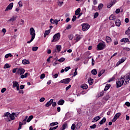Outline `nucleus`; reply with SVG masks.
<instances>
[{
  "label": "nucleus",
  "mask_w": 130,
  "mask_h": 130,
  "mask_svg": "<svg viewBox=\"0 0 130 130\" xmlns=\"http://www.w3.org/2000/svg\"><path fill=\"white\" fill-rule=\"evenodd\" d=\"M90 28V25L87 23L82 24V29L83 31H87Z\"/></svg>",
  "instance_id": "obj_5"
},
{
  "label": "nucleus",
  "mask_w": 130,
  "mask_h": 130,
  "mask_svg": "<svg viewBox=\"0 0 130 130\" xmlns=\"http://www.w3.org/2000/svg\"><path fill=\"white\" fill-rule=\"evenodd\" d=\"M12 56H13V55H12V54L11 53H9V54H7L5 57V58H9V57H12Z\"/></svg>",
  "instance_id": "obj_35"
},
{
  "label": "nucleus",
  "mask_w": 130,
  "mask_h": 130,
  "mask_svg": "<svg viewBox=\"0 0 130 130\" xmlns=\"http://www.w3.org/2000/svg\"><path fill=\"white\" fill-rule=\"evenodd\" d=\"M63 104H64V100H63L61 99L57 102L58 105H63Z\"/></svg>",
  "instance_id": "obj_19"
},
{
  "label": "nucleus",
  "mask_w": 130,
  "mask_h": 130,
  "mask_svg": "<svg viewBox=\"0 0 130 130\" xmlns=\"http://www.w3.org/2000/svg\"><path fill=\"white\" fill-rule=\"evenodd\" d=\"M45 78V74H42L40 76V79H44Z\"/></svg>",
  "instance_id": "obj_54"
},
{
  "label": "nucleus",
  "mask_w": 130,
  "mask_h": 130,
  "mask_svg": "<svg viewBox=\"0 0 130 130\" xmlns=\"http://www.w3.org/2000/svg\"><path fill=\"white\" fill-rule=\"evenodd\" d=\"M116 14H119L120 13V9H117L115 11Z\"/></svg>",
  "instance_id": "obj_56"
},
{
  "label": "nucleus",
  "mask_w": 130,
  "mask_h": 130,
  "mask_svg": "<svg viewBox=\"0 0 130 130\" xmlns=\"http://www.w3.org/2000/svg\"><path fill=\"white\" fill-rule=\"evenodd\" d=\"M73 38V35H70L69 36V39H70V40H72Z\"/></svg>",
  "instance_id": "obj_61"
},
{
  "label": "nucleus",
  "mask_w": 130,
  "mask_h": 130,
  "mask_svg": "<svg viewBox=\"0 0 130 130\" xmlns=\"http://www.w3.org/2000/svg\"><path fill=\"white\" fill-rule=\"evenodd\" d=\"M106 41L107 43H110V42H111V38L109 36H107L106 37Z\"/></svg>",
  "instance_id": "obj_22"
},
{
  "label": "nucleus",
  "mask_w": 130,
  "mask_h": 130,
  "mask_svg": "<svg viewBox=\"0 0 130 130\" xmlns=\"http://www.w3.org/2000/svg\"><path fill=\"white\" fill-rule=\"evenodd\" d=\"M110 87H111V85L110 84H107L104 88V91H107V90H108L109 89V88H110Z\"/></svg>",
  "instance_id": "obj_26"
},
{
  "label": "nucleus",
  "mask_w": 130,
  "mask_h": 130,
  "mask_svg": "<svg viewBox=\"0 0 130 130\" xmlns=\"http://www.w3.org/2000/svg\"><path fill=\"white\" fill-rule=\"evenodd\" d=\"M13 7H14V3H10L6 8L5 12H7V11H10L12 10Z\"/></svg>",
  "instance_id": "obj_8"
},
{
  "label": "nucleus",
  "mask_w": 130,
  "mask_h": 130,
  "mask_svg": "<svg viewBox=\"0 0 130 130\" xmlns=\"http://www.w3.org/2000/svg\"><path fill=\"white\" fill-rule=\"evenodd\" d=\"M20 85H19V83H18V82L17 81H13V88H16V87H18V86H19Z\"/></svg>",
  "instance_id": "obj_18"
},
{
  "label": "nucleus",
  "mask_w": 130,
  "mask_h": 130,
  "mask_svg": "<svg viewBox=\"0 0 130 130\" xmlns=\"http://www.w3.org/2000/svg\"><path fill=\"white\" fill-rule=\"evenodd\" d=\"M93 5H96L98 4V1L97 0H93Z\"/></svg>",
  "instance_id": "obj_60"
},
{
  "label": "nucleus",
  "mask_w": 130,
  "mask_h": 130,
  "mask_svg": "<svg viewBox=\"0 0 130 130\" xmlns=\"http://www.w3.org/2000/svg\"><path fill=\"white\" fill-rule=\"evenodd\" d=\"M50 33V29H49L48 30L45 31V32L44 34V37L45 38L47 35H48Z\"/></svg>",
  "instance_id": "obj_23"
},
{
  "label": "nucleus",
  "mask_w": 130,
  "mask_h": 130,
  "mask_svg": "<svg viewBox=\"0 0 130 130\" xmlns=\"http://www.w3.org/2000/svg\"><path fill=\"white\" fill-rule=\"evenodd\" d=\"M80 12H81V9L80 8H78L76 11H75V15L76 16H78L80 13Z\"/></svg>",
  "instance_id": "obj_28"
},
{
  "label": "nucleus",
  "mask_w": 130,
  "mask_h": 130,
  "mask_svg": "<svg viewBox=\"0 0 130 130\" xmlns=\"http://www.w3.org/2000/svg\"><path fill=\"white\" fill-rule=\"evenodd\" d=\"M32 50V51H37V50H38V47H33Z\"/></svg>",
  "instance_id": "obj_43"
},
{
  "label": "nucleus",
  "mask_w": 130,
  "mask_h": 130,
  "mask_svg": "<svg viewBox=\"0 0 130 130\" xmlns=\"http://www.w3.org/2000/svg\"><path fill=\"white\" fill-rule=\"evenodd\" d=\"M91 64L92 66H94L95 64V60L93 58L91 59Z\"/></svg>",
  "instance_id": "obj_51"
},
{
  "label": "nucleus",
  "mask_w": 130,
  "mask_h": 130,
  "mask_svg": "<svg viewBox=\"0 0 130 130\" xmlns=\"http://www.w3.org/2000/svg\"><path fill=\"white\" fill-rule=\"evenodd\" d=\"M67 125H68V124L67 123L63 124L62 125V127L60 128V130H64V129H66V128H67Z\"/></svg>",
  "instance_id": "obj_32"
},
{
  "label": "nucleus",
  "mask_w": 130,
  "mask_h": 130,
  "mask_svg": "<svg viewBox=\"0 0 130 130\" xmlns=\"http://www.w3.org/2000/svg\"><path fill=\"white\" fill-rule=\"evenodd\" d=\"M64 60H66V58H64L63 57H61L58 60V61H59V62H63V61H64Z\"/></svg>",
  "instance_id": "obj_37"
},
{
  "label": "nucleus",
  "mask_w": 130,
  "mask_h": 130,
  "mask_svg": "<svg viewBox=\"0 0 130 130\" xmlns=\"http://www.w3.org/2000/svg\"><path fill=\"white\" fill-rule=\"evenodd\" d=\"M71 87H72V85H69L68 86H67L66 88V91H68Z\"/></svg>",
  "instance_id": "obj_59"
},
{
  "label": "nucleus",
  "mask_w": 130,
  "mask_h": 130,
  "mask_svg": "<svg viewBox=\"0 0 130 130\" xmlns=\"http://www.w3.org/2000/svg\"><path fill=\"white\" fill-rule=\"evenodd\" d=\"M99 16V13L98 12H96L94 15V19H96Z\"/></svg>",
  "instance_id": "obj_47"
},
{
  "label": "nucleus",
  "mask_w": 130,
  "mask_h": 130,
  "mask_svg": "<svg viewBox=\"0 0 130 130\" xmlns=\"http://www.w3.org/2000/svg\"><path fill=\"white\" fill-rule=\"evenodd\" d=\"M120 42H124V43H127V44H130L129 39H128V38H124L120 40Z\"/></svg>",
  "instance_id": "obj_11"
},
{
  "label": "nucleus",
  "mask_w": 130,
  "mask_h": 130,
  "mask_svg": "<svg viewBox=\"0 0 130 130\" xmlns=\"http://www.w3.org/2000/svg\"><path fill=\"white\" fill-rule=\"evenodd\" d=\"M60 39V34L59 32L56 34L54 35L53 37V40H52L51 42H56V41H58Z\"/></svg>",
  "instance_id": "obj_4"
},
{
  "label": "nucleus",
  "mask_w": 130,
  "mask_h": 130,
  "mask_svg": "<svg viewBox=\"0 0 130 130\" xmlns=\"http://www.w3.org/2000/svg\"><path fill=\"white\" fill-rule=\"evenodd\" d=\"M11 114H10V113L9 112L5 113V114L4 115V117H10V115Z\"/></svg>",
  "instance_id": "obj_38"
},
{
  "label": "nucleus",
  "mask_w": 130,
  "mask_h": 130,
  "mask_svg": "<svg viewBox=\"0 0 130 130\" xmlns=\"http://www.w3.org/2000/svg\"><path fill=\"white\" fill-rule=\"evenodd\" d=\"M16 114L15 113H12V114H10L9 115V117L11 120H15V115Z\"/></svg>",
  "instance_id": "obj_15"
},
{
  "label": "nucleus",
  "mask_w": 130,
  "mask_h": 130,
  "mask_svg": "<svg viewBox=\"0 0 130 130\" xmlns=\"http://www.w3.org/2000/svg\"><path fill=\"white\" fill-rule=\"evenodd\" d=\"M106 46V44H105V42L102 41V42H100L97 45L96 49L97 50H103Z\"/></svg>",
  "instance_id": "obj_3"
},
{
  "label": "nucleus",
  "mask_w": 130,
  "mask_h": 130,
  "mask_svg": "<svg viewBox=\"0 0 130 130\" xmlns=\"http://www.w3.org/2000/svg\"><path fill=\"white\" fill-rule=\"evenodd\" d=\"M100 118H101V117H100V116H97L95 117L92 119V122H96L98 121V120H99V119H100Z\"/></svg>",
  "instance_id": "obj_16"
},
{
  "label": "nucleus",
  "mask_w": 130,
  "mask_h": 130,
  "mask_svg": "<svg viewBox=\"0 0 130 130\" xmlns=\"http://www.w3.org/2000/svg\"><path fill=\"white\" fill-rule=\"evenodd\" d=\"M29 34H30V35H31V39L30 40V41L27 42V43L28 44H29V43L32 42V41H33L34 40V39H35V36L36 35V34H35V29H34V28L31 27L30 28Z\"/></svg>",
  "instance_id": "obj_1"
},
{
  "label": "nucleus",
  "mask_w": 130,
  "mask_h": 130,
  "mask_svg": "<svg viewBox=\"0 0 130 130\" xmlns=\"http://www.w3.org/2000/svg\"><path fill=\"white\" fill-rule=\"evenodd\" d=\"M45 100V98H41L40 99V102H44V101Z\"/></svg>",
  "instance_id": "obj_58"
},
{
  "label": "nucleus",
  "mask_w": 130,
  "mask_h": 130,
  "mask_svg": "<svg viewBox=\"0 0 130 130\" xmlns=\"http://www.w3.org/2000/svg\"><path fill=\"white\" fill-rule=\"evenodd\" d=\"M81 88H82L83 89L86 90V89H88V85L86 84H83L81 85Z\"/></svg>",
  "instance_id": "obj_25"
},
{
  "label": "nucleus",
  "mask_w": 130,
  "mask_h": 130,
  "mask_svg": "<svg viewBox=\"0 0 130 130\" xmlns=\"http://www.w3.org/2000/svg\"><path fill=\"white\" fill-rule=\"evenodd\" d=\"M57 77H58V74H55V75L52 76V78L53 79H56V78H57Z\"/></svg>",
  "instance_id": "obj_50"
},
{
  "label": "nucleus",
  "mask_w": 130,
  "mask_h": 130,
  "mask_svg": "<svg viewBox=\"0 0 130 130\" xmlns=\"http://www.w3.org/2000/svg\"><path fill=\"white\" fill-rule=\"evenodd\" d=\"M91 73L93 76H96V75H97V70H96V69H93L91 71Z\"/></svg>",
  "instance_id": "obj_30"
},
{
  "label": "nucleus",
  "mask_w": 130,
  "mask_h": 130,
  "mask_svg": "<svg viewBox=\"0 0 130 130\" xmlns=\"http://www.w3.org/2000/svg\"><path fill=\"white\" fill-rule=\"evenodd\" d=\"M11 68V66L9 63H6L4 66V69H9Z\"/></svg>",
  "instance_id": "obj_39"
},
{
  "label": "nucleus",
  "mask_w": 130,
  "mask_h": 130,
  "mask_svg": "<svg viewBox=\"0 0 130 130\" xmlns=\"http://www.w3.org/2000/svg\"><path fill=\"white\" fill-rule=\"evenodd\" d=\"M115 24L116 26H117V27H120V25H121L120 20H119V19L116 20L115 22Z\"/></svg>",
  "instance_id": "obj_17"
},
{
  "label": "nucleus",
  "mask_w": 130,
  "mask_h": 130,
  "mask_svg": "<svg viewBox=\"0 0 130 130\" xmlns=\"http://www.w3.org/2000/svg\"><path fill=\"white\" fill-rule=\"evenodd\" d=\"M53 103V99H51L49 102H48L45 105V106L46 107H49L50 105H51V104Z\"/></svg>",
  "instance_id": "obj_14"
},
{
  "label": "nucleus",
  "mask_w": 130,
  "mask_h": 130,
  "mask_svg": "<svg viewBox=\"0 0 130 130\" xmlns=\"http://www.w3.org/2000/svg\"><path fill=\"white\" fill-rule=\"evenodd\" d=\"M114 45H117L118 44V40L117 39L114 40Z\"/></svg>",
  "instance_id": "obj_45"
},
{
  "label": "nucleus",
  "mask_w": 130,
  "mask_h": 130,
  "mask_svg": "<svg viewBox=\"0 0 130 130\" xmlns=\"http://www.w3.org/2000/svg\"><path fill=\"white\" fill-rule=\"evenodd\" d=\"M106 122V118L104 117V118H103V119L101 120L100 121L99 123H100V124L102 125V124H104L105 122Z\"/></svg>",
  "instance_id": "obj_24"
},
{
  "label": "nucleus",
  "mask_w": 130,
  "mask_h": 130,
  "mask_svg": "<svg viewBox=\"0 0 130 130\" xmlns=\"http://www.w3.org/2000/svg\"><path fill=\"white\" fill-rule=\"evenodd\" d=\"M124 83V76H121L120 79H118V80L116 81V87L117 88H120Z\"/></svg>",
  "instance_id": "obj_2"
},
{
  "label": "nucleus",
  "mask_w": 130,
  "mask_h": 130,
  "mask_svg": "<svg viewBox=\"0 0 130 130\" xmlns=\"http://www.w3.org/2000/svg\"><path fill=\"white\" fill-rule=\"evenodd\" d=\"M24 73L25 70L23 68H19L16 72L17 75H20V76H21V75H23Z\"/></svg>",
  "instance_id": "obj_7"
},
{
  "label": "nucleus",
  "mask_w": 130,
  "mask_h": 130,
  "mask_svg": "<svg viewBox=\"0 0 130 130\" xmlns=\"http://www.w3.org/2000/svg\"><path fill=\"white\" fill-rule=\"evenodd\" d=\"M16 20H17V16H13L8 20V22H14V21H16Z\"/></svg>",
  "instance_id": "obj_21"
},
{
  "label": "nucleus",
  "mask_w": 130,
  "mask_h": 130,
  "mask_svg": "<svg viewBox=\"0 0 130 130\" xmlns=\"http://www.w3.org/2000/svg\"><path fill=\"white\" fill-rule=\"evenodd\" d=\"M69 70H71V67H67L64 69V71L65 72H68V71H69Z\"/></svg>",
  "instance_id": "obj_53"
},
{
  "label": "nucleus",
  "mask_w": 130,
  "mask_h": 130,
  "mask_svg": "<svg viewBox=\"0 0 130 130\" xmlns=\"http://www.w3.org/2000/svg\"><path fill=\"white\" fill-rule=\"evenodd\" d=\"M120 115H121V114L120 113H118L116 114L112 120V122H115V121H116V120L119 117V116H120Z\"/></svg>",
  "instance_id": "obj_9"
},
{
  "label": "nucleus",
  "mask_w": 130,
  "mask_h": 130,
  "mask_svg": "<svg viewBox=\"0 0 130 130\" xmlns=\"http://www.w3.org/2000/svg\"><path fill=\"white\" fill-rule=\"evenodd\" d=\"M60 21V20H54L52 18L50 19V22L51 23V24H55L56 25H57V24H58V22H59Z\"/></svg>",
  "instance_id": "obj_12"
},
{
  "label": "nucleus",
  "mask_w": 130,
  "mask_h": 130,
  "mask_svg": "<svg viewBox=\"0 0 130 130\" xmlns=\"http://www.w3.org/2000/svg\"><path fill=\"white\" fill-rule=\"evenodd\" d=\"M75 71L74 73L73 77H76V76H77V75H78V72H77V71H78V68H76Z\"/></svg>",
  "instance_id": "obj_41"
},
{
  "label": "nucleus",
  "mask_w": 130,
  "mask_h": 130,
  "mask_svg": "<svg viewBox=\"0 0 130 130\" xmlns=\"http://www.w3.org/2000/svg\"><path fill=\"white\" fill-rule=\"evenodd\" d=\"M96 126H97V125L95 124H93L91 126H90V128H96Z\"/></svg>",
  "instance_id": "obj_52"
},
{
  "label": "nucleus",
  "mask_w": 130,
  "mask_h": 130,
  "mask_svg": "<svg viewBox=\"0 0 130 130\" xmlns=\"http://www.w3.org/2000/svg\"><path fill=\"white\" fill-rule=\"evenodd\" d=\"M26 121L27 120H26V119H24L22 121V123L21 122H19V127L17 129L18 130L21 129V128H22V125H23V124H26Z\"/></svg>",
  "instance_id": "obj_10"
},
{
  "label": "nucleus",
  "mask_w": 130,
  "mask_h": 130,
  "mask_svg": "<svg viewBox=\"0 0 130 130\" xmlns=\"http://www.w3.org/2000/svg\"><path fill=\"white\" fill-rule=\"evenodd\" d=\"M128 22H129V20L128 19V18H126L125 19V23H128Z\"/></svg>",
  "instance_id": "obj_64"
},
{
  "label": "nucleus",
  "mask_w": 130,
  "mask_h": 130,
  "mask_svg": "<svg viewBox=\"0 0 130 130\" xmlns=\"http://www.w3.org/2000/svg\"><path fill=\"white\" fill-rule=\"evenodd\" d=\"M125 105H126V106H127L128 107H130V103L128 102H126L125 103Z\"/></svg>",
  "instance_id": "obj_57"
},
{
  "label": "nucleus",
  "mask_w": 130,
  "mask_h": 130,
  "mask_svg": "<svg viewBox=\"0 0 130 130\" xmlns=\"http://www.w3.org/2000/svg\"><path fill=\"white\" fill-rule=\"evenodd\" d=\"M58 124V122H52L50 124V126H54V125H57Z\"/></svg>",
  "instance_id": "obj_34"
},
{
  "label": "nucleus",
  "mask_w": 130,
  "mask_h": 130,
  "mask_svg": "<svg viewBox=\"0 0 130 130\" xmlns=\"http://www.w3.org/2000/svg\"><path fill=\"white\" fill-rule=\"evenodd\" d=\"M76 20H77V16H76V15H74L73 16L72 21V22H75V21H76Z\"/></svg>",
  "instance_id": "obj_46"
},
{
  "label": "nucleus",
  "mask_w": 130,
  "mask_h": 130,
  "mask_svg": "<svg viewBox=\"0 0 130 130\" xmlns=\"http://www.w3.org/2000/svg\"><path fill=\"white\" fill-rule=\"evenodd\" d=\"M98 8H99V10H101V9H102V8H103V4H100L99 5Z\"/></svg>",
  "instance_id": "obj_48"
},
{
  "label": "nucleus",
  "mask_w": 130,
  "mask_h": 130,
  "mask_svg": "<svg viewBox=\"0 0 130 130\" xmlns=\"http://www.w3.org/2000/svg\"><path fill=\"white\" fill-rule=\"evenodd\" d=\"M24 88H25V85H21L20 86V89L21 90H23V89H24Z\"/></svg>",
  "instance_id": "obj_62"
},
{
  "label": "nucleus",
  "mask_w": 130,
  "mask_h": 130,
  "mask_svg": "<svg viewBox=\"0 0 130 130\" xmlns=\"http://www.w3.org/2000/svg\"><path fill=\"white\" fill-rule=\"evenodd\" d=\"M113 80H114V78L112 77V78L108 80V83H110V82H112V81H113Z\"/></svg>",
  "instance_id": "obj_63"
},
{
  "label": "nucleus",
  "mask_w": 130,
  "mask_h": 130,
  "mask_svg": "<svg viewBox=\"0 0 130 130\" xmlns=\"http://www.w3.org/2000/svg\"><path fill=\"white\" fill-rule=\"evenodd\" d=\"M109 98H110V96H109V94H107L105 96V100H106V101H107V100H109Z\"/></svg>",
  "instance_id": "obj_44"
},
{
  "label": "nucleus",
  "mask_w": 130,
  "mask_h": 130,
  "mask_svg": "<svg viewBox=\"0 0 130 130\" xmlns=\"http://www.w3.org/2000/svg\"><path fill=\"white\" fill-rule=\"evenodd\" d=\"M18 5L19 6V7L20 8H22V7H23V4L22 3V2H21V1H20L19 2H18Z\"/></svg>",
  "instance_id": "obj_55"
},
{
  "label": "nucleus",
  "mask_w": 130,
  "mask_h": 130,
  "mask_svg": "<svg viewBox=\"0 0 130 130\" xmlns=\"http://www.w3.org/2000/svg\"><path fill=\"white\" fill-rule=\"evenodd\" d=\"M71 82V78H68L64 79L62 80H60V81L59 82V83H61V84H69V83Z\"/></svg>",
  "instance_id": "obj_6"
},
{
  "label": "nucleus",
  "mask_w": 130,
  "mask_h": 130,
  "mask_svg": "<svg viewBox=\"0 0 130 130\" xmlns=\"http://www.w3.org/2000/svg\"><path fill=\"white\" fill-rule=\"evenodd\" d=\"M33 118H34V116H33V115L29 116L26 120L27 122H30V121L32 120Z\"/></svg>",
  "instance_id": "obj_29"
},
{
  "label": "nucleus",
  "mask_w": 130,
  "mask_h": 130,
  "mask_svg": "<svg viewBox=\"0 0 130 130\" xmlns=\"http://www.w3.org/2000/svg\"><path fill=\"white\" fill-rule=\"evenodd\" d=\"M114 5V3L113 2H112L110 3V4H108L107 7L108 9H109L110 8H111V7H112V6H113Z\"/></svg>",
  "instance_id": "obj_40"
},
{
  "label": "nucleus",
  "mask_w": 130,
  "mask_h": 130,
  "mask_svg": "<svg viewBox=\"0 0 130 130\" xmlns=\"http://www.w3.org/2000/svg\"><path fill=\"white\" fill-rule=\"evenodd\" d=\"M7 91V88H3L1 89V93H4Z\"/></svg>",
  "instance_id": "obj_49"
},
{
  "label": "nucleus",
  "mask_w": 130,
  "mask_h": 130,
  "mask_svg": "<svg viewBox=\"0 0 130 130\" xmlns=\"http://www.w3.org/2000/svg\"><path fill=\"white\" fill-rule=\"evenodd\" d=\"M56 50H57L58 52H60V50H61V45H56V49H55L53 51V52H57V51H56Z\"/></svg>",
  "instance_id": "obj_13"
},
{
  "label": "nucleus",
  "mask_w": 130,
  "mask_h": 130,
  "mask_svg": "<svg viewBox=\"0 0 130 130\" xmlns=\"http://www.w3.org/2000/svg\"><path fill=\"white\" fill-rule=\"evenodd\" d=\"M75 40H76V42L80 41V40H81V36L80 35H77Z\"/></svg>",
  "instance_id": "obj_31"
},
{
  "label": "nucleus",
  "mask_w": 130,
  "mask_h": 130,
  "mask_svg": "<svg viewBox=\"0 0 130 130\" xmlns=\"http://www.w3.org/2000/svg\"><path fill=\"white\" fill-rule=\"evenodd\" d=\"M126 59V57H122L120 60L119 61L121 62V63H122L123 62H124V61H125Z\"/></svg>",
  "instance_id": "obj_36"
},
{
  "label": "nucleus",
  "mask_w": 130,
  "mask_h": 130,
  "mask_svg": "<svg viewBox=\"0 0 130 130\" xmlns=\"http://www.w3.org/2000/svg\"><path fill=\"white\" fill-rule=\"evenodd\" d=\"M22 62L23 64H29L30 63V61H29V60H26L25 59L22 60Z\"/></svg>",
  "instance_id": "obj_20"
},
{
  "label": "nucleus",
  "mask_w": 130,
  "mask_h": 130,
  "mask_svg": "<svg viewBox=\"0 0 130 130\" xmlns=\"http://www.w3.org/2000/svg\"><path fill=\"white\" fill-rule=\"evenodd\" d=\"M88 83L89 85H93V83L94 82V80L93 79L89 78L88 80Z\"/></svg>",
  "instance_id": "obj_27"
},
{
  "label": "nucleus",
  "mask_w": 130,
  "mask_h": 130,
  "mask_svg": "<svg viewBox=\"0 0 130 130\" xmlns=\"http://www.w3.org/2000/svg\"><path fill=\"white\" fill-rule=\"evenodd\" d=\"M115 18H116L115 16H114V15H111V16L109 17V20H115Z\"/></svg>",
  "instance_id": "obj_33"
},
{
  "label": "nucleus",
  "mask_w": 130,
  "mask_h": 130,
  "mask_svg": "<svg viewBox=\"0 0 130 130\" xmlns=\"http://www.w3.org/2000/svg\"><path fill=\"white\" fill-rule=\"evenodd\" d=\"M72 130H75L76 129V124H72L71 127Z\"/></svg>",
  "instance_id": "obj_42"
}]
</instances>
